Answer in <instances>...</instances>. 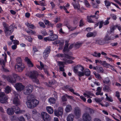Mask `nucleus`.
Segmentation results:
<instances>
[{
    "instance_id": "nucleus-1",
    "label": "nucleus",
    "mask_w": 121,
    "mask_h": 121,
    "mask_svg": "<svg viewBox=\"0 0 121 121\" xmlns=\"http://www.w3.org/2000/svg\"><path fill=\"white\" fill-rule=\"evenodd\" d=\"M26 75L29 76L34 82L37 84L39 83V80L37 78L38 75L37 72L35 71L29 72L26 74Z\"/></svg>"
},
{
    "instance_id": "nucleus-2",
    "label": "nucleus",
    "mask_w": 121,
    "mask_h": 121,
    "mask_svg": "<svg viewBox=\"0 0 121 121\" xmlns=\"http://www.w3.org/2000/svg\"><path fill=\"white\" fill-rule=\"evenodd\" d=\"M84 68L83 67L80 65H77L75 66L73 69L75 73L77 74L80 77L84 75Z\"/></svg>"
},
{
    "instance_id": "nucleus-3",
    "label": "nucleus",
    "mask_w": 121,
    "mask_h": 121,
    "mask_svg": "<svg viewBox=\"0 0 121 121\" xmlns=\"http://www.w3.org/2000/svg\"><path fill=\"white\" fill-rule=\"evenodd\" d=\"M3 25L4 28V31L6 36L11 35L13 31L12 28H11V26L9 27L8 25L5 22L3 23Z\"/></svg>"
},
{
    "instance_id": "nucleus-4",
    "label": "nucleus",
    "mask_w": 121,
    "mask_h": 121,
    "mask_svg": "<svg viewBox=\"0 0 121 121\" xmlns=\"http://www.w3.org/2000/svg\"><path fill=\"white\" fill-rule=\"evenodd\" d=\"M23 93L26 95H28L31 93L33 91V86L29 85L24 87L23 89Z\"/></svg>"
},
{
    "instance_id": "nucleus-5",
    "label": "nucleus",
    "mask_w": 121,
    "mask_h": 121,
    "mask_svg": "<svg viewBox=\"0 0 121 121\" xmlns=\"http://www.w3.org/2000/svg\"><path fill=\"white\" fill-rule=\"evenodd\" d=\"M39 103V101L36 99L29 102H26L27 107L30 108H33L36 107Z\"/></svg>"
},
{
    "instance_id": "nucleus-6",
    "label": "nucleus",
    "mask_w": 121,
    "mask_h": 121,
    "mask_svg": "<svg viewBox=\"0 0 121 121\" xmlns=\"http://www.w3.org/2000/svg\"><path fill=\"white\" fill-rule=\"evenodd\" d=\"M74 113L76 117L78 118H79L81 114V108L78 107H75L74 108Z\"/></svg>"
},
{
    "instance_id": "nucleus-7",
    "label": "nucleus",
    "mask_w": 121,
    "mask_h": 121,
    "mask_svg": "<svg viewBox=\"0 0 121 121\" xmlns=\"http://www.w3.org/2000/svg\"><path fill=\"white\" fill-rule=\"evenodd\" d=\"M82 119L83 121H92L91 116L87 112H85L83 114Z\"/></svg>"
},
{
    "instance_id": "nucleus-8",
    "label": "nucleus",
    "mask_w": 121,
    "mask_h": 121,
    "mask_svg": "<svg viewBox=\"0 0 121 121\" xmlns=\"http://www.w3.org/2000/svg\"><path fill=\"white\" fill-rule=\"evenodd\" d=\"M41 116L44 121H50L51 117L49 115L45 112H42Z\"/></svg>"
},
{
    "instance_id": "nucleus-9",
    "label": "nucleus",
    "mask_w": 121,
    "mask_h": 121,
    "mask_svg": "<svg viewBox=\"0 0 121 121\" xmlns=\"http://www.w3.org/2000/svg\"><path fill=\"white\" fill-rule=\"evenodd\" d=\"M63 60L65 61V62L58 61H57V63L58 64V65L59 66L61 65L64 67V63H67L68 64H72L74 63V62L71 60H67L65 58L63 59Z\"/></svg>"
},
{
    "instance_id": "nucleus-10",
    "label": "nucleus",
    "mask_w": 121,
    "mask_h": 121,
    "mask_svg": "<svg viewBox=\"0 0 121 121\" xmlns=\"http://www.w3.org/2000/svg\"><path fill=\"white\" fill-rule=\"evenodd\" d=\"M50 48V46H48L44 50L43 53V56L45 59H46L48 57L51 51Z\"/></svg>"
},
{
    "instance_id": "nucleus-11",
    "label": "nucleus",
    "mask_w": 121,
    "mask_h": 121,
    "mask_svg": "<svg viewBox=\"0 0 121 121\" xmlns=\"http://www.w3.org/2000/svg\"><path fill=\"white\" fill-rule=\"evenodd\" d=\"M16 70L19 72H22L25 68L24 64H16L15 65Z\"/></svg>"
},
{
    "instance_id": "nucleus-12",
    "label": "nucleus",
    "mask_w": 121,
    "mask_h": 121,
    "mask_svg": "<svg viewBox=\"0 0 121 121\" xmlns=\"http://www.w3.org/2000/svg\"><path fill=\"white\" fill-rule=\"evenodd\" d=\"M15 87L17 90L21 91L23 90L24 86L21 83H16L15 86Z\"/></svg>"
},
{
    "instance_id": "nucleus-13",
    "label": "nucleus",
    "mask_w": 121,
    "mask_h": 121,
    "mask_svg": "<svg viewBox=\"0 0 121 121\" xmlns=\"http://www.w3.org/2000/svg\"><path fill=\"white\" fill-rule=\"evenodd\" d=\"M56 56L57 57H63L64 56L68 59H72L73 60L74 59V58L72 57L71 56H69L68 54H65V56L63 54H58L56 55Z\"/></svg>"
},
{
    "instance_id": "nucleus-14",
    "label": "nucleus",
    "mask_w": 121,
    "mask_h": 121,
    "mask_svg": "<svg viewBox=\"0 0 121 121\" xmlns=\"http://www.w3.org/2000/svg\"><path fill=\"white\" fill-rule=\"evenodd\" d=\"M13 104L16 105H19L20 104V101L18 97H14L13 100Z\"/></svg>"
},
{
    "instance_id": "nucleus-15",
    "label": "nucleus",
    "mask_w": 121,
    "mask_h": 121,
    "mask_svg": "<svg viewBox=\"0 0 121 121\" xmlns=\"http://www.w3.org/2000/svg\"><path fill=\"white\" fill-rule=\"evenodd\" d=\"M27 101L26 102H29L32 101L33 100H35V96L34 95L32 94L29 95L27 97Z\"/></svg>"
},
{
    "instance_id": "nucleus-16",
    "label": "nucleus",
    "mask_w": 121,
    "mask_h": 121,
    "mask_svg": "<svg viewBox=\"0 0 121 121\" xmlns=\"http://www.w3.org/2000/svg\"><path fill=\"white\" fill-rule=\"evenodd\" d=\"M0 64L2 66L1 69L3 71L6 72L8 71V70L4 68L5 66V62L3 60H0Z\"/></svg>"
},
{
    "instance_id": "nucleus-17",
    "label": "nucleus",
    "mask_w": 121,
    "mask_h": 121,
    "mask_svg": "<svg viewBox=\"0 0 121 121\" xmlns=\"http://www.w3.org/2000/svg\"><path fill=\"white\" fill-rule=\"evenodd\" d=\"M72 4L75 9L78 10L81 12L82 13V11L80 10V5L78 2L77 4L76 3H73Z\"/></svg>"
},
{
    "instance_id": "nucleus-18",
    "label": "nucleus",
    "mask_w": 121,
    "mask_h": 121,
    "mask_svg": "<svg viewBox=\"0 0 121 121\" xmlns=\"http://www.w3.org/2000/svg\"><path fill=\"white\" fill-rule=\"evenodd\" d=\"M105 43V42L104 40L100 39L99 40H96L95 41V43L98 44L99 45H102Z\"/></svg>"
},
{
    "instance_id": "nucleus-19",
    "label": "nucleus",
    "mask_w": 121,
    "mask_h": 121,
    "mask_svg": "<svg viewBox=\"0 0 121 121\" xmlns=\"http://www.w3.org/2000/svg\"><path fill=\"white\" fill-rule=\"evenodd\" d=\"M25 61L27 62L28 65L30 67H32L33 66V64L28 57H25Z\"/></svg>"
},
{
    "instance_id": "nucleus-20",
    "label": "nucleus",
    "mask_w": 121,
    "mask_h": 121,
    "mask_svg": "<svg viewBox=\"0 0 121 121\" xmlns=\"http://www.w3.org/2000/svg\"><path fill=\"white\" fill-rule=\"evenodd\" d=\"M97 35V33L95 32H89L86 35L87 37H94Z\"/></svg>"
},
{
    "instance_id": "nucleus-21",
    "label": "nucleus",
    "mask_w": 121,
    "mask_h": 121,
    "mask_svg": "<svg viewBox=\"0 0 121 121\" xmlns=\"http://www.w3.org/2000/svg\"><path fill=\"white\" fill-rule=\"evenodd\" d=\"M74 118V115L72 114L71 113L68 115L67 118V121H73Z\"/></svg>"
},
{
    "instance_id": "nucleus-22",
    "label": "nucleus",
    "mask_w": 121,
    "mask_h": 121,
    "mask_svg": "<svg viewBox=\"0 0 121 121\" xmlns=\"http://www.w3.org/2000/svg\"><path fill=\"white\" fill-rule=\"evenodd\" d=\"M72 110V108L71 105L68 104L66 105L65 109V112H70Z\"/></svg>"
},
{
    "instance_id": "nucleus-23",
    "label": "nucleus",
    "mask_w": 121,
    "mask_h": 121,
    "mask_svg": "<svg viewBox=\"0 0 121 121\" xmlns=\"http://www.w3.org/2000/svg\"><path fill=\"white\" fill-rule=\"evenodd\" d=\"M7 113L9 115H12L14 113V111L12 107L11 108H8L7 109Z\"/></svg>"
},
{
    "instance_id": "nucleus-24",
    "label": "nucleus",
    "mask_w": 121,
    "mask_h": 121,
    "mask_svg": "<svg viewBox=\"0 0 121 121\" xmlns=\"http://www.w3.org/2000/svg\"><path fill=\"white\" fill-rule=\"evenodd\" d=\"M104 85V87L103 88V90L104 91H106L107 92H110L111 91V90L109 86L105 85Z\"/></svg>"
},
{
    "instance_id": "nucleus-25",
    "label": "nucleus",
    "mask_w": 121,
    "mask_h": 121,
    "mask_svg": "<svg viewBox=\"0 0 121 121\" xmlns=\"http://www.w3.org/2000/svg\"><path fill=\"white\" fill-rule=\"evenodd\" d=\"M46 110L50 114H52L53 112V109L51 107H48L46 108Z\"/></svg>"
},
{
    "instance_id": "nucleus-26",
    "label": "nucleus",
    "mask_w": 121,
    "mask_h": 121,
    "mask_svg": "<svg viewBox=\"0 0 121 121\" xmlns=\"http://www.w3.org/2000/svg\"><path fill=\"white\" fill-rule=\"evenodd\" d=\"M84 75L86 76H89L91 72L90 70L88 69H86L84 70Z\"/></svg>"
},
{
    "instance_id": "nucleus-27",
    "label": "nucleus",
    "mask_w": 121,
    "mask_h": 121,
    "mask_svg": "<svg viewBox=\"0 0 121 121\" xmlns=\"http://www.w3.org/2000/svg\"><path fill=\"white\" fill-rule=\"evenodd\" d=\"M7 81L11 83H14L15 82V79H13V78L10 76H8Z\"/></svg>"
},
{
    "instance_id": "nucleus-28",
    "label": "nucleus",
    "mask_w": 121,
    "mask_h": 121,
    "mask_svg": "<svg viewBox=\"0 0 121 121\" xmlns=\"http://www.w3.org/2000/svg\"><path fill=\"white\" fill-rule=\"evenodd\" d=\"M8 98L7 97H4L3 98H1L0 99V102L2 103H4L7 102Z\"/></svg>"
},
{
    "instance_id": "nucleus-29",
    "label": "nucleus",
    "mask_w": 121,
    "mask_h": 121,
    "mask_svg": "<svg viewBox=\"0 0 121 121\" xmlns=\"http://www.w3.org/2000/svg\"><path fill=\"white\" fill-rule=\"evenodd\" d=\"M102 65L105 67H112V66L109 64L107 63L105 61H103L102 64Z\"/></svg>"
},
{
    "instance_id": "nucleus-30",
    "label": "nucleus",
    "mask_w": 121,
    "mask_h": 121,
    "mask_svg": "<svg viewBox=\"0 0 121 121\" xmlns=\"http://www.w3.org/2000/svg\"><path fill=\"white\" fill-rule=\"evenodd\" d=\"M12 108L13 109L14 112H15L16 113L17 112H18L19 111V108L17 105L13 106L12 107Z\"/></svg>"
},
{
    "instance_id": "nucleus-31",
    "label": "nucleus",
    "mask_w": 121,
    "mask_h": 121,
    "mask_svg": "<svg viewBox=\"0 0 121 121\" xmlns=\"http://www.w3.org/2000/svg\"><path fill=\"white\" fill-rule=\"evenodd\" d=\"M92 55L95 57H100L101 54L100 53H97L96 52H95L94 53L92 54Z\"/></svg>"
},
{
    "instance_id": "nucleus-32",
    "label": "nucleus",
    "mask_w": 121,
    "mask_h": 121,
    "mask_svg": "<svg viewBox=\"0 0 121 121\" xmlns=\"http://www.w3.org/2000/svg\"><path fill=\"white\" fill-rule=\"evenodd\" d=\"M82 45V43L77 42L75 44L74 47L76 49H78Z\"/></svg>"
},
{
    "instance_id": "nucleus-33",
    "label": "nucleus",
    "mask_w": 121,
    "mask_h": 121,
    "mask_svg": "<svg viewBox=\"0 0 121 121\" xmlns=\"http://www.w3.org/2000/svg\"><path fill=\"white\" fill-rule=\"evenodd\" d=\"M26 24L28 27L31 29H34L36 27L33 24L29 23H27Z\"/></svg>"
},
{
    "instance_id": "nucleus-34",
    "label": "nucleus",
    "mask_w": 121,
    "mask_h": 121,
    "mask_svg": "<svg viewBox=\"0 0 121 121\" xmlns=\"http://www.w3.org/2000/svg\"><path fill=\"white\" fill-rule=\"evenodd\" d=\"M16 64H23L22 62V59L20 57H18L16 59Z\"/></svg>"
},
{
    "instance_id": "nucleus-35",
    "label": "nucleus",
    "mask_w": 121,
    "mask_h": 121,
    "mask_svg": "<svg viewBox=\"0 0 121 121\" xmlns=\"http://www.w3.org/2000/svg\"><path fill=\"white\" fill-rule=\"evenodd\" d=\"M49 102L51 104H55L56 102V99L53 98H51L49 99Z\"/></svg>"
},
{
    "instance_id": "nucleus-36",
    "label": "nucleus",
    "mask_w": 121,
    "mask_h": 121,
    "mask_svg": "<svg viewBox=\"0 0 121 121\" xmlns=\"http://www.w3.org/2000/svg\"><path fill=\"white\" fill-rule=\"evenodd\" d=\"M69 90L71 92L73 93L74 94L79 96H80V95L79 94L74 92V90L72 88L70 87V88H69Z\"/></svg>"
},
{
    "instance_id": "nucleus-37",
    "label": "nucleus",
    "mask_w": 121,
    "mask_h": 121,
    "mask_svg": "<svg viewBox=\"0 0 121 121\" xmlns=\"http://www.w3.org/2000/svg\"><path fill=\"white\" fill-rule=\"evenodd\" d=\"M52 41H53L58 39V36L56 35H53L51 36Z\"/></svg>"
},
{
    "instance_id": "nucleus-38",
    "label": "nucleus",
    "mask_w": 121,
    "mask_h": 121,
    "mask_svg": "<svg viewBox=\"0 0 121 121\" xmlns=\"http://www.w3.org/2000/svg\"><path fill=\"white\" fill-rule=\"evenodd\" d=\"M10 91L11 89L10 87L9 86H7L5 88V92L7 93H8L10 92Z\"/></svg>"
},
{
    "instance_id": "nucleus-39",
    "label": "nucleus",
    "mask_w": 121,
    "mask_h": 121,
    "mask_svg": "<svg viewBox=\"0 0 121 121\" xmlns=\"http://www.w3.org/2000/svg\"><path fill=\"white\" fill-rule=\"evenodd\" d=\"M93 73L95 75L96 78L99 79L101 78V77L100 75L98 73H96L95 72H93Z\"/></svg>"
},
{
    "instance_id": "nucleus-40",
    "label": "nucleus",
    "mask_w": 121,
    "mask_h": 121,
    "mask_svg": "<svg viewBox=\"0 0 121 121\" xmlns=\"http://www.w3.org/2000/svg\"><path fill=\"white\" fill-rule=\"evenodd\" d=\"M111 37H110L107 35L105 36V38H104V40L105 41H107L111 40Z\"/></svg>"
},
{
    "instance_id": "nucleus-41",
    "label": "nucleus",
    "mask_w": 121,
    "mask_h": 121,
    "mask_svg": "<svg viewBox=\"0 0 121 121\" xmlns=\"http://www.w3.org/2000/svg\"><path fill=\"white\" fill-rule=\"evenodd\" d=\"M104 2L105 6L107 8H108V7L110 6L111 5L110 2L109 1L105 0L104 1Z\"/></svg>"
},
{
    "instance_id": "nucleus-42",
    "label": "nucleus",
    "mask_w": 121,
    "mask_h": 121,
    "mask_svg": "<svg viewBox=\"0 0 121 121\" xmlns=\"http://www.w3.org/2000/svg\"><path fill=\"white\" fill-rule=\"evenodd\" d=\"M54 113L55 115L57 117H59L60 116H62L61 114H60L58 111L57 110H54Z\"/></svg>"
},
{
    "instance_id": "nucleus-43",
    "label": "nucleus",
    "mask_w": 121,
    "mask_h": 121,
    "mask_svg": "<svg viewBox=\"0 0 121 121\" xmlns=\"http://www.w3.org/2000/svg\"><path fill=\"white\" fill-rule=\"evenodd\" d=\"M104 83L105 84L108 83L110 82V80L108 78H106L103 81Z\"/></svg>"
},
{
    "instance_id": "nucleus-44",
    "label": "nucleus",
    "mask_w": 121,
    "mask_h": 121,
    "mask_svg": "<svg viewBox=\"0 0 121 121\" xmlns=\"http://www.w3.org/2000/svg\"><path fill=\"white\" fill-rule=\"evenodd\" d=\"M58 110L60 114H61L62 115L63 114V109L61 107H59Z\"/></svg>"
},
{
    "instance_id": "nucleus-45",
    "label": "nucleus",
    "mask_w": 121,
    "mask_h": 121,
    "mask_svg": "<svg viewBox=\"0 0 121 121\" xmlns=\"http://www.w3.org/2000/svg\"><path fill=\"white\" fill-rule=\"evenodd\" d=\"M87 21L90 23H94V21L92 20L91 17L89 16H87Z\"/></svg>"
},
{
    "instance_id": "nucleus-46",
    "label": "nucleus",
    "mask_w": 121,
    "mask_h": 121,
    "mask_svg": "<svg viewBox=\"0 0 121 121\" xmlns=\"http://www.w3.org/2000/svg\"><path fill=\"white\" fill-rule=\"evenodd\" d=\"M60 8L61 9H64L65 11L67 13H69V12H68L67 10V9L66 8V7L65 6H61L60 7Z\"/></svg>"
},
{
    "instance_id": "nucleus-47",
    "label": "nucleus",
    "mask_w": 121,
    "mask_h": 121,
    "mask_svg": "<svg viewBox=\"0 0 121 121\" xmlns=\"http://www.w3.org/2000/svg\"><path fill=\"white\" fill-rule=\"evenodd\" d=\"M25 38L26 39H27L28 41L30 42H32V39L31 38V37L29 36H26L25 37Z\"/></svg>"
},
{
    "instance_id": "nucleus-48",
    "label": "nucleus",
    "mask_w": 121,
    "mask_h": 121,
    "mask_svg": "<svg viewBox=\"0 0 121 121\" xmlns=\"http://www.w3.org/2000/svg\"><path fill=\"white\" fill-rule=\"evenodd\" d=\"M18 120L19 121H25V119L23 116H21L18 118Z\"/></svg>"
},
{
    "instance_id": "nucleus-49",
    "label": "nucleus",
    "mask_w": 121,
    "mask_h": 121,
    "mask_svg": "<svg viewBox=\"0 0 121 121\" xmlns=\"http://www.w3.org/2000/svg\"><path fill=\"white\" fill-rule=\"evenodd\" d=\"M44 40L46 41H47L48 40V41H52L51 37H48L45 38H44Z\"/></svg>"
},
{
    "instance_id": "nucleus-50",
    "label": "nucleus",
    "mask_w": 121,
    "mask_h": 121,
    "mask_svg": "<svg viewBox=\"0 0 121 121\" xmlns=\"http://www.w3.org/2000/svg\"><path fill=\"white\" fill-rule=\"evenodd\" d=\"M49 84L48 85V84H47V83H46L45 84L46 85H47L48 86L50 87H51V86L53 84V83L52 81H49Z\"/></svg>"
},
{
    "instance_id": "nucleus-51",
    "label": "nucleus",
    "mask_w": 121,
    "mask_h": 121,
    "mask_svg": "<svg viewBox=\"0 0 121 121\" xmlns=\"http://www.w3.org/2000/svg\"><path fill=\"white\" fill-rule=\"evenodd\" d=\"M87 109L89 111V112L91 114H92L94 113V110L91 109L90 108H87Z\"/></svg>"
},
{
    "instance_id": "nucleus-52",
    "label": "nucleus",
    "mask_w": 121,
    "mask_h": 121,
    "mask_svg": "<svg viewBox=\"0 0 121 121\" xmlns=\"http://www.w3.org/2000/svg\"><path fill=\"white\" fill-rule=\"evenodd\" d=\"M25 112V110H20L19 109V111L18 112H17L16 114H20L22 113H23Z\"/></svg>"
},
{
    "instance_id": "nucleus-53",
    "label": "nucleus",
    "mask_w": 121,
    "mask_h": 121,
    "mask_svg": "<svg viewBox=\"0 0 121 121\" xmlns=\"http://www.w3.org/2000/svg\"><path fill=\"white\" fill-rule=\"evenodd\" d=\"M116 27L115 26H113L110 27V31L111 33H112L114 32V30L115 29V28Z\"/></svg>"
},
{
    "instance_id": "nucleus-54",
    "label": "nucleus",
    "mask_w": 121,
    "mask_h": 121,
    "mask_svg": "<svg viewBox=\"0 0 121 121\" xmlns=\"http://www.w3.org/2000/svg\"><path fill=\"white\" fill-rule=\"evenodd\" d=\"M102 99L99 98H96L95 99V100L97 102H101L102 101Z\"/></svg>"
},
{
    "instance_id": "nucleus-55",
    "label": "nucleus",
    "mask_w": 121,
    "mask_h": 121,
    "mask_svg": "<svg viewBox=\"0 0 121 121\" xmlns=\"http://www.w3.org/2000/svg\"><path fill=\"white\" fill-rule=\"evenodd\" d=\"M97 69V71L98 72H101L103 71V69L100 67H98Z\"/></svg>"
},
{
    "instance_id": "nucleus-56",
    "label": "nucleus",
    "mask_w": 121,
    "mask_h": 121,
    "mask_svg": "<svg viewBox=\"0 0 121 121\" xmlns=\"http://www.w3.org/2000/svg\"><path fill=\"white\" fill-rule=\"evenodd\" d=\"M39 24L40 26L43 28H45V26L43 22H40L39 23Z\"/></svg>"
},
{
    "instance_id": "nucleus-57",
    "label": "nucleus",
    "mask_w": 121,
    "mask_h": 121,
    "mask_svg": "<svg viewBox=\"0 0 121 121\" xmlns=\"http://www.w3.org/2000/svg\"><path fill=\"white\" fill-rule=\"evenodd\" d=\"M85 4L87 7H89L90 5L88 1L86 0H85Z\"/></svg>"
},
{
    "instance_id": "nucleus-58",
    "label": "nucleus",
    "mask_w": 121,
    "mask_h": 121,
    "mask_svg": "<svg viewBox=\"0 0 121 121\" xmlns=\"http://www.w3.org/2000/svg\"><path fill=\"white\" fill-rule=\"evenodd\" d=\"M24 116H26V117L27 118V119H29L30 118V115L28 113L26 114Z\"/></svg>"
},
{
    "instance_id": "nucleus-59",
    "label": "nucleus",
    "mask_w": 121,
    "mask_h": 121,
    "mask_svg": "<svg viewBox=\"0 0 121 121\" xmlns=\"http://www.w3.org/2000/svg\"><path fill=\"white\" fill-rule=\"evenodd\" d=\"M106 99L109 101L110 102H112L113 101V100L112 97H107V98H106Z\"/></svg>"
},
{
    "instance_id": "nucleus-60",
    "label": "nucleus",
    "mask_w": 121,
    "mask_h": 121,
    "mask_svg": "<svg viewBox=\"0 0 121 121\" xmlns=\"http://www.w3.org/2000/svg\"><path fill=\"white\" fill-rule=\"evenodd\" d=\"M99 28H101L103 26V24L104 23V22L103 21H102L100 22H99Z\"/></svg>"
},
{
    "instance_id": "nucleus-61",
    "label": "nucleus",
    "mask_w": 121,
    "mask_h": 121,
    "mask_svg": "<svg viewBox=\"0 0 121 121\" xmlns=\"http://www.w3.org/2000/svg\"><path fill=\"white\" fill-rule=\"evenodd\" d=\"M36 16L38 17H43L44 16V14H41L39 13H38L36 14Z\"/></svg>"
},
{
    "instance_id": "nucleus-62",
    "label": "nucleus",
    "mask_w": 121,
    "mask_h": 121,
    "mask_svg": "<svg viewBox=\"0 0 121 121\" xmlns=\"http://www.w3.org/2000/svg\"><path fill=\"white\" fill-rule=\"evenodd\" d=\"M80 98L84 101L85 102L86 100V99L83 96H80Z\"/></svg>"
},
{
    "instance_id": "nucleus-63",
    "label": "nucleus",
    "mask_w": 121,
    "mask_h": 121,
    "mask_svg": "<svg viewBox=\"0 0 121 121\" xmlns=\"http://www.w3.org/2000/svg\"><path fill=\"white\" fill-rule=\"evenodd\" d=\"M12 42H13L14 44H18L19 42L17 40H13Z\"/></svg>"
},
{
    "instance_id": "nucleus-64",
    "label": "nucleus",
    "mask_w": 121,
    "mask_h": 121,
    "mask_svg": "<svg viewBox=\"0 0 121 121\" xmlns=\"http://www.w3.org/2000/svg\"><path fill=\"white\" fill-rule=\"evenodd\" d=\"M32 114L34 115L36 114L37 113V112L35 109H34L32 111Z\"/></svg>"
}]
</instances>
